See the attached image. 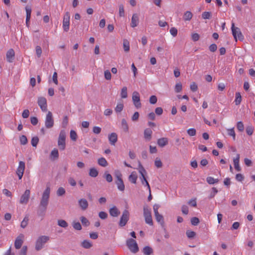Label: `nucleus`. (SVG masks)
I'll list each match as a JSON object with an SVG mask.
<instances>
[{
  "mask_svg": "<svg viewBox=\"0 0 255 255\" xmlns=\"http://www.w3.org/2000/svg\"><path fill=\"white\" fill-rule=\"evenodd\" d=\"M50 193V188L47 186L44 191L38 206L37 214L38 216L44 217L48 204Z\"/></svg>",
  "mask_w": 255,
  "mask_h": 255,
  "instance_id": "nucleus-1",
  "label": "nucleus"
},
{
  "mask_svg": "<svg viewBox=\"0 0 255 255\" xmlns=\"http://www.w3.org/2000/svg\"><path fill=\"white\" fill-rule=\"evenodd\" d=\"M49 240L50 237L48 236L42 235L38 237L35 243V250L39 251L42 250Z\"/></svg>",
  "mask_w": 255,
  "mask_h": 255,
  "instance_id": "nucleus-2",
  "label": "nucleus"
},
{
  "mask_svg": "<svg viewBox=\"0 0 255 255\" xmlns=\"http://www.w3.org/2000/svg\"><path fill=\"white\" fill-rule=\"evenodd\" d=\"M138 171L141 175V180L142 184L145 186H146L149 190V192H150V188L148 182L145 177V174L146 173V171L141 164L140 162H138Z\"/></svg>",
  "mask_w": 255,
  "mask_h": 255,
  "instance_id": "nucleus-3",
  "label": "nucleus"
},
{
  "mask_svg": "<svg viewBox=\"0 0 255 255\" xmlns=\"http://www.w3.org/2000/svg\"><path fill=\"white\" fill-rule=\"evenodd\" d=\"M65 139L66 132L64 130H62L60 132L58 139V145L61 150H64L65 149Z\"/></svg>",
  "mask_w": 255,
  "mask_h": 255,
  "instance_id": "nucleus-4",
  "label": "nucleus"
},
{
  "mask_svg": "<svg viewBox=\"0 0 255 255\" xmlns=\"http://www.w3.org/2000/svg\"><path fill=\"white\" fill-rule=\"evenodd\" d=\"M143 216L145 218V223L150 226L153 225L151 210L147 206H144L143 207Z\"/></svg>",
  "mask_w": 255,
  "mask_h": 255,
  "instance_id": "nucleus-5",
  "label": "nucleus"
},
{
  "mask_svg": "<svg viewBox=\"0 0 255 255\" xmlns=\"http://www.w3.org/2000/svg\"><path fill=\"white\" fill-rule=\"evenodd\" d=\"M127 245L129 250L133 253L138 251V247L136 241L132 239H129L127 241Z\"/></svg>",
  "mask_w": 255,
  "mask_h": 255,
  "instance_id": "nucleus-6",
  "label": "nucleus"
},
{
  "mask_svg": "<svg viewBox=\"0 0 255 255\" xmlns=\"http://www.w3.org/2000/svg\"><path fill=\"white\" fill-rule=\"evenodd\" d=\"M70 15L69 12L65 13L62 22V27L64 31L67 32L69 29Z\"/></svg>",
  "mask_w": 255,
  "mask_h": 255,
  "instance_id": "nucleus-7",
  "label": "nucleus"
},
{
  "mask_svg": "<svg viewBox=\"0 0 255 255\" xmlns=\"http://www.w3.org/2000/svg\"><path fill=\"white\" fill-rule=\"evenodd\" d=\"M54 126V119L52 113L49 111L45 118V126L47 128H51Z\"/></svg>",
  "mask_w": 255,
  "mask_h": 255,
  "instance_id": "nucleus-8",
  "label": "nucleus"
},
{
  "mask_svg": "<svg viewBox=\"0 0 255 255\" xmlns=\"http://www.w3.org/2000/svg\"><path fill=\"white\" fill-rule=\"evenodd\" d=\"M129 218V213L127 210H125L122 214L119 222V226L121 227H124L127 223Z\"/></svg>",
  "mask_w": 255,
  "mask_h": 255,
  "instance_id": "nucleus-9",
  "label": "nucleus"
},
{
  "mask_svg": "<svg viewBox=\"0 0 255 255\" xmlns=\"http://www.w3.org/2000/svg\"><path fill=\"white\" fill-rule=\"evenodd\" d=\"M232 34L236 41L237 40V38L240 40H243L244 39V36L243 35L240 28L235 27L234 23L232 24Z\"/></svg>",
  "mask_w": 255,
  "mask_h": 255,
  "instance_id": "nucleus-10",
  "label": "nucleus"
},
{
  "mask_svg": "<svg viewBox=\"0 0 255 255\" xmlns=\"http://www.w3.org/2000/svg\"><path fill=\"white\" fill-rule=\"evenodd\" d=\"M132 100L134 106L136 108L141 107V103L140 102V96L139 93L136 91H134L132 93Z\"/></svg>",
  "mask_w": 255,
  "mask_h": 255,
  "instance_id": "nucleus-11",
  "label": "nucleus"
},
{
  "mask_svg": "<svg viewBox=\"0 0 255 255\" xmlns=\"http://www.w3.org/2000/svg\"><path fill=\"white\" fill-rule=\"evenodd\" d=\"M37 103L41 110L43 112H46L47 110V100L46 98L43 97H40L38 98Z\"/></svg>",
  "mask_w": 255,
  "mask_h": 255,
  "instance_id": "nucleus-12",
  "label": "nucleus"
},
{
  "mask_svg": "<svg viewBox=\"0 0 255 255\" xmlns=\"http://www.w3.org/2000/svg\"><path fill=\"white\" fill-rule=\"evenodd\" d=\"M25 169V163L20 161L19 162L18 166L16 169V174L18 176L19 179H21L23 176Z\"/></svg>",
  "mask_w": 255,
  "mask_h": 255,
  "instance_id": "nucleus-13",
  "label": "nucleus"
},
{
  "mask_svg": "<svg viewBox=\"0 0 255 255\" xmlns=\"http://www.w3.org/2000/svg\"><path fill=\"white\" fill-rule=\"evenodd\" d=\"M30 191L29 189H27L25 191L24 193L21 195L19 202L20 204H27L29 197H30Z\"/></svg>",
  "mask_w": 255,
  "mask_h": 255,
  "instance_id": "nucleus-14",
  "label": "nucleus"
},
{
  "mask_svg": "<svg viewBox=\"0 0 255 255\" xmlns=\"http://www.w3.org/2000/svg\"><path fill=\"white\" fill-rule=\"evenodd\" d=\"M23 238L24 235L23 234H20L16 238L14 242V247L16 249H19L21 248L23 243Z\"/></svg>",
  "mask_w": 255,
  "mask_h": 255,
  "instance_id": "nucleus-15",
  "label": "nucleus"
},
{
  "mask_svg": "<svg viewBox=\"0 0 255 255\" xmlns=\"http://www.w3.org/2000/svg\"><path fill=\"white\" fill-rule=\"evenodd\" d=\"M78 203L80 208L83 211L86 210L88 207V202L85 198H81L79 199Z\"/></svg>",
  "mask_w": 255,
  "mask_h": 255,
  "instance_id": "nucleus-16",
  "label": "nucleus"
},
{
  "mask_svg": "<svg viewBox=\"0 0 255 255\" xmlns=\"http://www.w3.org/2000/svg\"><path fill=\"white\" fill-rule=\"evenodd\" d=\"M152 134V130L149 128H147L144 129L143 135L144 139L147 141H149L151 139Z\"/></svg>",
  "mask_w": 255,
  "mask_h": 255,
  "instance_id": "nucleus-17",
  "label": "nucleus"
},
{
  "mask_svg": "<svg viewBox=\"0 0 255 255\" xmlns=\"http://www.w3.org/2000/svg\"><path fill=\"white\" fill-rule=\"evenodd\" d=\"M14 51L13 49H10L6 52V59L8 62H12L14 57Z\"/></svg>",
  "mask_w": 255,
  "mask_h": 255,
  "instance_id": "nucleus-18",
  "label": "nucleus"
},
{
  "mask_svg": "<svg viewBox=\"0 0 255 255\" xmlns=\"http://www.w3.org/2000/svg\"><path fill=\"white\" fill-rule=\"evenodd\" d=\"M109 140L112 145H114L117 141L118 135L117 133L113 132L109 135Z\"/></svg>",
  "mask_w": 255,
  "mask_h": 255,
  "instance_id": "nucleus-19",
  "label": "nucleus"
},
{
  "mask_svg": "<svg viewBox=\"0 0 255 255\" xmlns=\"http://www.w3.org/2000/svg\"><path fill=\"white\" fill-rule=\"evenodd\" d=\"M139 19L138 16L136 13L132 15L131 21V26L132 27H136L138 24Z\"/></svg>",
  "mask_w": 255,
  "mask_h": 255,
  "instance_id": "nucleus-20",
  "label": "nucleus"
},
{
  "mask_svg": "<svg viewBox=\"0 0 255 255\" xmlns=\"http://www.w3.org/2000/svg\"><path fill=\"white\" fill-rule=\"evenodd\" d=\"M109 213L111 216L115 217H118L120 214V211L116 206L111 208L109 210Z\"/></svg>",
  "mask_w": 255,
  "mask_h": 255,
  "instance_id": "nucleus-21",
  "label": "nucleus"
},
{
  "mask_svg": "<svg viewBox=\"0 0 255 255\" xmlns=\"http://www.w3.org/2000/svg\"><path fill=\"white\" fill-rule=\"evenodd\" d=\"M50 159L52 160L57 159L59 157L58 150L56 148H54L51 152L50 154Z\"/></svg>",
  "mask_w": 255,
  "mask_h": 255,
  "instance_id": "nucleus-22",
  "label": "nucleus"
},
{
  "mask_svg": "<svg viewBox=\"0 0 255 255\" xmlns=\"http://www.w3.org/2000/svg\"><path fill=\"white\" fill-rule=\"evenodd\" d=\"M168 138L166 137H162L157 140V144L158 145L163 147L165 146L168 143Z\"/></svg>",
  "mask_w": 255,
  "mask_h": 255,
  "instance_id": "nucleus-23",
  "label": "nucleus"
},
{
  "mask_svg": "<svg viewBox=\"0 0 255 255\" xmlns=\"http://www.w3.org/2000/svg\"><path fill=\"white\" fill-rule=\"evenodd\" d=\"M25 10L26 12V23L28 25V22L29 21L31 12V8L29 6H26L25 7Z\"/></svg>",
  "mask_w": 255,
  "mask_h": 255,
  "instance_id": "nucleus-24",
  "label": "nucleus"
},
{
  "mask_svg": "<svg viewBox=\"0 0 255 255\" xmlns=\"http://www.w3.org/2000/svg\"><path fill=\"white\" fill-rule=\"evenodd\" d=\"M137 178V176L135 172H131V173L130 174V175L128 177L129 181L133 184L136 183Z\"/></svg>",
  "mask_w": 255,
  "mask_h": 255,
  "instance_id": "nucleus-25",
  "label": "nucleus"
},
{
  "mask_svg": "<svg viewBox=\"0 0 255 255\" xmlns=\"http://www.w3.org/2000/svg\"><path fill=\"white\" fill-rule=\"evenodd\" d=\"M155 219H156V221L158 223H159V224H160V225L162 226H163L164 222L163 217L162 216V215H161L159 213H158L157 214L155 215Z\"/></svg>",
  "mask_w": 255,
  "mask_h": 255,
  "instance_id": "nucleus-26",
  "label": "nucleus"
},
{
  "mask_svg": "<svg viewBox=\"0 0 255 255\" xmlns=\"http://www.w3.org/2000/svg\"><path fill=\"white\" fill-rule=\"evenodd\" d=\"M116 184L117 185L118 189L121 191H123L125 190V187L123 180H120L119 181H116Z\"/></svg>",
  "mask_w": 255,
  "mask_h": 255,
  "instance_id": "nucleus-27",
  "label": "nucleus"
},
{
  "mask_svg": "<svg viewBox=\"0 0 255 255\" xmlns=\"http://www.w3.org/2000/svg\"><path fill=\"white\" fill-rule=\"evenodd\" d=\"M142 252L145 255H151L153 253V250L149 246H145L143 248Z\"/></svg>",
  "mask_w": 255,
  "mask_h": 255,
  "instance_id": "nucleus-28",
  "label": "nucleus"
},
{
  "mask_svg": "<svg viewBox=\"0 0 255 255\" xmlns=\"http://www.w3.org/2000/svg\"><path fill=\"white\" fill-rule=\"evenodd\" d=\"M98 163L102 167H106L108 165V162L104 157H101L98 160Z\"/></svg>",
  "mask_w": 255,
  "mask_h": 255,
  "instance_id": "nucleus-29",
  "label": "nucleus"
},
{
  "mask_svg": "<svg viewBox=\"0 0 255 255\" xmlns=\"http://www.w3.org/2000/svg\"><path fill=\"white\" fill-rule=\"evenodd\" d=\"M192 16L193 15L191 12L189 11H187L184 13L183 18L185 21H189L191 20V19L192 17Z\"/></svg>",
  "mask_w": 255,
  "mask_h": 255,
  "instance_id": "nucleus-30",
  "label": "nucleus"
},
{
  "mask_svg": "<svg viewBox=\"0 0 255 255\" xmlns=\"http://www.w3.org/2000/svg\"><path fill=\"white\" fill-rule=\"evenodd\" d=\"M83 248L88 249L92 246V244L88 240H85L83 241L81 244Z\"/></svg>",
  "mask_w": 255,
  "mask_h": 255,
  "instance_id": "nucleus-31",
  "label": "nucleus"
},
{
  "mask_svg": "<svg viewBox=\"0 0 255 255\" xmlns=\"http://www.w3.org/2000/svg\"><path fill=\"white\" fill-rule=\"evenodd\" d=\"M227 134L233 137L234 140H236V133L234 130V128H228L227 129Z\"/></svg>",
  "mask_w": 255,
  "mask_h": 255,
  "instance_id": "nucleus-32",
  "label": "nucleus"
},
{
  "mask_svg": "<svg viewBox=\"0 0 255 255\" xmlns=\"http://www.w3.org/2000/svg\"><path fill=\"white\" fill-rule=\"evenodd\" d=\"M28 221L29 217L28 215H26L21 222L20 227L23 229L25 228L28 224Z\"/></svg>",
  "mask_w": 255,
  "mask_h": 255,
  "instance_id": "nucleus-33",
  "label": "nucleus"
},
{
  "mask_svg": "<svg viewBox=\"0 0 255 255\" xmlns=\"http://www.w3.org/2000/svg\"><path fill=\"white\" fill-rule=\"evenodd\" d=\"M122 128L125 132H128V126L126 120L125 119L122 120Z\"/></svg>",
  "mask_w": 255,
  "mask_h": 255,
  "instance_id": "nucleus-34",
  "label": "nucleus"
},
{
  "mask_svg": "<svg viewBox=\"0 0 255 255\" xmlns=\"http://www.w3.org/2000/svg\"><path fill=\"white\" fill-rule=\"evenodd\" d=\"M98 175V171L95 168H92L90 169L89 175L92 177H96Z\"/></svg>",
  "mask_w": 255,
  "mask_h": 255,
  "instance_id": "nucleus-35",
  "label": "nucleus"
},
{
  "mask_svg": "<svg viewBox=\"0 0 255 255\" xmlns=\"http://www.w3.org/2000/svg\"><path fill=\"white\" fill-rule=\"evenodd\" d=\"M58 225L61 227L66 228L68 226V223L64 220H58L57 222Z\"/></svg>",
  "mask_w": 255,
  "mask_h": 255,
  "instance_id": "nucleus-36",
  "label": "nucleus"
},
{
  "mask_svg": "<svg viewBox=\"0 0 255 255\" xmlns=\"http://www.w3.org/2000/svg\"><path fill=\"white\" fill-rule=\"evenodd\" d=\"M80 221H81L83 225L85 227H87L90 225V222L89 220L84 216H82L80 217Z\"/></svg>",
  "mask_w": 255,
  "mask_h": 255,
  "instance_id": "nucleus-37",
  "label": "nucleus"
},
{
  "mask_svg": "<svg viewBox=\"0 0 255 255\" xmlns=\"http://www.w3.org/2000/svg\"><path fill=\"white\" fill-rule=\"evenodd\" d=\"M206 180H207V182L209 184H213L214 183H218L219 181L218 179H215L212 177H208L207 178Z\"/></svg>",
  "mask_w": 255,
  "mask_h": 255,
  "instance_id": "nucleus-38",
  "label": "nucleus"
},
{
  "mask_svg": "<svg viewBox=\"0 0 255 255\" xmlns=\"http://www.w3.org/2000/svg\"><path fill=\"white\" fill-rule=\"evenodd\" d=\"M121 96L122 98L125 99L128 96L127 94V88L126 87H124L121 90Z\"/></svg>",
  "mask_w": 255,
  "mask_h": 255,
  "instance_id": "nucleus-39",
  "label": "nucleus"
},
{
  "mask_svg": "<svg viewBox=\"0 0 255 255\" xmlns=\"http://www.w3.org/2000/svg\"><path fill=\"white\" fill-rule=\"evenodd\" d=\"M124 49L125 52H128L129 50V43L127 40H124L123 42Z\"/></svg>",
  "mask_w": 255,
  "mask_h": 255,
  "instance_id": "nucleus-40",
  "label": "nucleus"
},
{
  "mask_svg": "<svg viewBox=\"0 0 255 255\" xmlns=\"http://www.w3.org/2000/svg\"><path fill=\"white\" fill-rule=\"evenodd\" d=\"M124 108V104L122 103H118L115 108V111L117 113L121 112Z\"/></svg>",
  "mask_w": 255,
  "mask_h": 255,
  "instance_id": "nucleus-41",
  "label": "nucleus"
},
{
  "mask_svg": "<svg viewBox=\"0 0 255 255\" xmlns=\"http://www.w3.org/2000/svg\"><path fill=\"white\" fill-rule=\"evenodd\" d=\"M242 101V97L239 93H236L235 102L236 105L240 104Z\"/></svg>",
  "mask_w": 255,
  "mask_h": 255,
  "instance_id": "nucleus-42",
  "label": "nucleus"
},
{
  "mask_svg": "<svg viewBox=\"0 0 255 255\" xmlns=\"http://www.w3.org/2000/svg\"><path fill=\"white\" fill-rule=\"evenodd\" d=\"M20 143L22 145H25L27 143V139L26 136L22 135L19 137Z\"/></svg>",
  "mask_w": 255,
  "mask_h": 255,
  "instance_id": "nucleus-43",
  "label": "nucleus"
},
{
  "mask_svg": "<svg viewBox=\"0 0 255 255\" xmlns=\"http://www.w3.org/2000/svg\"><path fill=\"white\" fill-rule=\"evenodd\" d=\"M39 142V138L37 136L33 137L31 139V143L33 147H36Z\"/></svg>",
  "mask_w": 255,
  "mask_h": 255,
  "instance_id": "nucleus-44",
  "label": "nucleus"
},
{
  "mask_svg": "<svg viewBox=\"0 0 255 255\" xmlns=\"http://www.w3.org/2000/svg\"><path fill=\"white\" fill-rule=\"evenodd\" d=\"M104 177L106 181L108 182H111L113 181V177L112 175L107 172H105Z\"/></svg>",
  "mask_w": 255,
  "mask_h": 255,
  "instance_id": "nucleus-45",
  "label": "nucleus"
},
{
  "mask_svg": "<svg viewBox=\"0 0 255 255\" xmlns=\"http://www.w3.org/2000/svg\"><path fill=\"white\" fill-rule=\"evenodd\" d=\"M187 132L188 134L189 135L193 136L196 135V130L194 128H191L188 129L187 130Z\"/></svg>",
  "mask_w": 255,
  "mask_h": 255,
  "instance_id": "nucleus-46",
  "label": "nucleus"
},
{
  "mask_svg": "<svg viewBox=\"0 0 255 255\" xmlns=\"http://www.w3.org/2000/svg\"><path fill=\"white\" fill-rule=\"evenodd\" d=\"M70 136L72 140L75 141L77 139V135L74 130H71L70 131Z\"/></svg>",
  "mask_w": 255,
  "mask_h": 255,
  "instance_id": "nucleus-47",
  "label": "nucleus"
},
{
  "mask_svg": "<svg viewBox=\"0 0 255 255\" xmlns=\"http://www.w3.org/2000/svg\"><path fill=\"white\" fill-rule=\"evenodd\" d=\"M73 227L76 230H81L82 229V226L80 223L78 222L73 223Z\"/></svg>",
  "mask_w": 255,
  "mask_h": 255,
  "instance_id": "nucleus-48",
  "label": "nucleus"
},
{
  "mask_svg": "<svg viewBox=\"0 0 255 255\" xmlns=\"http://www.w3.org/2000/svg\"><path fill=\"white\" fill-rule=\"evenodd\" d=\"M65 190L63 187H59L57 191V195L58 196H61L65 194Z\"/></svg>",
  "mask_w": 255,
  "mask_h": 255,
  "instance_id": "nucleus-49",
  "label": "nucleus"
},
{
  "mask_svg": "<svg viewBox=\"0 0 255 255\" xmlns=\"http://www.w3.org/2000/svg\"><path fill=\"white\" fill-rule=\"evenodd\" d=\"M186 235L188 237V238L191 239L193 238L195 236L196 233L194 231L187 230L186 231Z\"/></svg>",
  "mask_w": 255,
  "mask_h": 255,
  "instance_id": "nucleus-50",
  "label": "nucleus"
},
{
  "mask_svg": "<svg viewBox=\"0 0 255 255\" xmlns=\"http://www.w3.org/2000/svg\"><path fill=\"white\" fill-rule=\"evenodd\" d=\"M211 16V12L208 11H205L202 14V17L204 19H210Z\"/></svg>",
  "mask_w": 255,
  "mask_h": 255,
  "instance_id": "nucleus-51",
  "label": "nucleus"
},
{
  "mask_svg": "<svg viewBox=\"0 0 255 255\" xmlns=\"http://www.w3.org/2000/svg\"><path fill=\"white\" fill-rule=\"evenodd\" d=\"M182 89V86L181 83H178L176 84L175 87V91L176 93H179L181 91Z\"/></svg>",
  "mask_w": 255,
  "mask_h": 255,
  "instance_id": "nucleus-52",
  "label": "nucleus"
},
{
  "mask_svg": "<svg viewBox=\"0 0 255 255\" xmlns=\"http://www.w3.org/2000/svg\"><path fill=\"white\" fill-rule=\"evenodd\" d=\"M237 128L239 131H243L244 129V126L243 123L242 122H238L237 124Z\"/></svg>",
  "mask_w": 255,
  "mask_h": 255,
  "instance_id": "nucleus-53",
  "label": "nucleus"
},
{
  "mask_svg": "<svg viewBox=\"0 0 255 255\" xmlns=\"http://www.w3.org/2000/svg\"><path fill=\"white\" fill-rule=\"evenodd\" d=\"M104 76L106 80H110L111 79V74L110 71L108 70H106L104 72Z\"/></svg>",
  "mask_w": 255,
  "mask_h": 255,
  "instance_id": "nucleus-54",
  "label": "nucleus"
},
{
  "mask_svg": "<svg viewBox=\"0 0 255 255\" xmlns=\"http://www.w3.org/2000/svg\"><path fill=\"white\" fill-rule=\"evenodd\" d=\"M191 223L194 226L197 225L199 223V220L197 217H193L191 219Z\"/></svg>",
  "mask_w": 255,
  "mask_h": 255,
  "instance_id": "nucleus-55",
  "label": "nucleus"
},
{
  "mask_svg": "<svg viewBox=\"0 0 255 255\" xmlns=\"http://www.w3.org/2000/svg\"><path fill=\"white\" fill-rule=\"evenodd\" d=\"M155 165L157 168H160L162 166V162L161 161L160 159L158 158H156L155 160Z\"/></svg>",
  "mask_w": 255,
  "mask_h": 255,
  "instance_id": "nucleus-56",
  "label": "nucleus"
},
{
  "mask_svg": "<svg viewBox=\"0 0 255 255\" xmlns=\"http://www.w3.org/2000/svg\"><path fill=\"white\" fill-rule=\"evenodd\" d=\"M99 217L103 220L106 219L108 217V214L105 212L101 211L99 213Z\"/></svg>",
  "mask_w": 255,
  "mask_h": 255,
  "instance_id": "nucleus-57",
  "label": "nucleus"
},
{
  "mask_svg": "<svg viewBox=\"0 0 255 255\" xmlns=\"http://www.w3.org/2000/svg\"><path fill=\"white\" fill-rule=\"evenodd\" d=\"M68 123V116H65L64 117L63 119V121H62V127L63 128H65L67 126Z\"/></svg>",
  "mask_w": 255,
  "mask_h": 255,
  "instance_id": "nucleus-58",
  "label": "nucleus"
},
{
  "mask_svg": "<svg viewBox=\"0 0 255 255\" xmlns=\"http://www.w3.org/2000/svg\"><path fill=\"white\" fill-rule=\"evenodd\" d=\"M36 53L38 57H40L41 55L42 50L39 46H36L35 48Z\"/></svg>",
  "mask_w": 255,
  "mask_h": 255,
  "instance_id": "nucleus-59",
  "label": "nucleus"
},
{
  "mask_svg": "<svg viewBox=\"0 0 255 255\" xmlns=\"http://www.w3.org/2000/svg\"><path fill=\"white\" fill-rule=\"evenodd\" d=\"M177 29L175 27H172L170 29V34L174 37L176 36L177 34Z\"/></svg>",
  "mask_w": 255,
  "mask_h": 255,
  "instance_id": "nucleus-60",
  "label": "nucleus"
},
{
  "mask_svg": "<svg viewBox=\"0 0 255 255\" xmlns=\"http://www.w3.org/2000/svg\"><path fill=\"white\" fill-rule=\"evenodd\" d=\"M157 99L155 96H151L149 98V102L151 104H155L157 102Z\"/></svg>",
  "mask_w": 255,
  "mask_h": 255,
  "instance_id": "nucleus-61",
  "label": "nucleus"
},
{
  "mask_svg": "<svg viewBox=\"0 0 255 255\" xmlns=\"http://www.w3.org/2000/svg\"><path fill=\"white\" fill-rule=\"evenodd\" d=\"M198 86L195 82H192L190 85V89L191 91L195 92L197 90Z\"/></svg>",
  "mask_w": 255,
  "mask_h": 255,
  "instance_id": "nucleus-62",
  "label": "nucleus"
},
{
  "mask_svg": "<svg viewBox=\"0 0 255 255\" xmlns=\"http://www.w3.org/2000/svg\"><path fill=\"white\" fill-rule=\"evenodd\" d=\"M155 113L158 116L161 115L163 113V109L161 107H157L155 109Z\"/></svg>",
  "mask_w": 255,
  "mask_h": 255,
  "instance_id": "nucleus-63",
  "label": "nucleus"
},
{
  "mask_svg": "<svg viewBox=\"0 0 255 255\" xmlns=\"http://www.w3.org/2000/svg\"><path fill=\"white\" fill-rule=\"evenodd\" d=\"M27 250V246H23L20 251L19 255H26Z\"/></svg>",
  "mask_w": 255,
  "mask_h": 255,
  "instance_id": "nucleus-64",
  "label": "nucleus"
}]
</instances>
